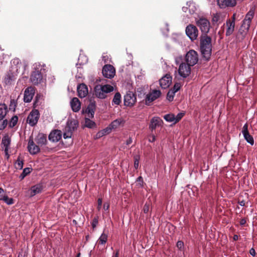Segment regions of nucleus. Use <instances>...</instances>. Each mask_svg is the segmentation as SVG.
Returning <instances> with one entry per match:
<instances>
[{
  "label": "nucleus",
  "instance_id": "obj_1",
  "mask_svg": "<svg viewBox=\"0 0 257 257\" xmlns=\"http://www.w3.org/2000/svg\"><path fill=\"white\" fill-rule=\"evenodd\" d=\"M34 71L30 76V81L33 85H38L43 81V73L45 71V65L40 63H35L33 65Z\"/></svg>",
  "mask_w": 257,
  "mask_h": 257
},
{
  "label": "nucleus",
  "instance_id": "obj_2",
  "mask_svg": "<svg viewBox=\"0 0 257 257\" xmlns=\"http://www.w3.org/2000/svg\"><path fill=\"white\" fill-rule=\"evenodd\" d=\"M212 40L206 35L202 36L200 39V51L204 58L208 60L212 53Z\"/></svg>",
  "mask_w": 257,
  "mask_h": 257
},
{
  "label": "nucleus",
  "instance_id": "obj_3",
  "mask_svg": "<svg viewBox=\"0 0 257 257\" xmlns=\"http://www.w3.org/2000/svg\"><path fill=\"white\" fill-rule=\"evenodd\" d=\"M114 88L109 84H97L94 88L93 95L98 98L104 99L108 93L113 91Z\"/></svg>",
  "mask_w": 257,
  "mask_h": 257
},
{
  "label": "nucleus",
  "instance_id": "obj_4",
  "mask_svg": "<svg viewBox=\"0 0 257 257\" xmlns=\"http://www.w3.org/2000/svg\"><path fill=\"white\" fill-rule=\"evenodd\" d=\"M254 16L253 11H249L245 15L239 29V32L244 36L249 30L250 23Z\"/></svg>",
  "mask_w": 257,
  "mask_h": 257
},
{
  "label": "nucleus",
  "instance_id": "obj_5",
  "mask_svg": "<svg viewBox=\"0 0 257 257\" xmlns=\"http://www.w3.org/2000/svg\"><path fill=\"white\" fill-rule=\"evenodd\" d=\"M78 125L76 120H68L66 126L63 130V138L64 139L70 138L73 132L76 129Z\"/></svg>",
  "mask_w": 257,
  "mask_h": 257
},
{
  "label": "nucleus",
  "instance_id": "obj_6",
  "mask_svg": "<svg viewBox=\"0 0 257 257\" xmlns=\"http://www.w3.org/2000/svg\"><path fill=\"white\" fill-rule=\"evenodd\" d=\"M197 26L200 28L203 33L206 34L209 31L210 23L209 20L204 17H200L195 19Z\"/></svg>",
  "mask_w": 257,
  "mask_h": 257
},
{
  "label": "nucleus",
  "instance_id": "obj_7",
  "mask_svg": "<svg viewBox=\"0 0 257 257\" xmlns=\"http://www.w3.org/2000/svg\"><path fill=\"white\" fill-rule=\"evenodd\" d=\"M185 60L187 63L192 66H194L198 61L197 53L193 50H190L186 54Z\"/></svg>",
  "mask_w": 257,
  "mask_h": 257
},
{
  "label": "nucleus",
  "instance_id": "obj_8",
  "mask_svg": "<svg viewBox=\"0 0 257 257\" xmlns=\"http://www.w3.org/2000/svg\"><path fill=\"white\" fill-rule=\"evenodd\" d=\"M187 36L192 40H196L198 36V30L196 26L190 24L186 28Z\"/></svg>",
  "mask_w": 257,
  "mask_h": 257
},
{
  "label": "nucleus",
  "instance_id": "obj_9",
  "mask_svg": "<svg viewBox=\"0 0 257 257\" xmlns=\"http://www.w3.org/2000/svg\"><path fill=\"white\" fill-rule=\"evenodd\" d=\"M191 66H192L188 63H181L178 69V73L180 76L183 78L187 77L191 73Z\"/></svg>",
  "mask_w": 257,
  "mask_h": 257
},
{
  "label": "nucleus",
  "instance_id": "obj_10",
  "mask_svg": "<svg viewBox=\"0 0 257 257\" xmlns=\"http://www.w3.org/2000/svg\"><path fill=\"white\" fill-rule=\"evenodd\" d=\"M136 102L135 94L131 91L127 92L124 96V104L127 106H133Z\"/></svg>",
  "mask_w": 257,
  "mask_h": 257
},
{
  "label": "nucleus",
  "instance_id": "obj_11",
  "mask_svg": "<svg viewBox=\"0 0 257 257\" xmlns=\"http://www.w3.org/2000/svg\"><path fill=\"white\" fill-rule=\"evenodd\" d=\"M39 117V112L38 110H33L29 114L27 122L31 126H34L38 122Z\"/></svg>",
  "mask_w": 257,
  "mask_h": 257
},
{
  "label": "nucleus",
  "instance_id": "obj_12",
  "mask_svg": "<svg viewBox=\"0 0 257 257\" xmlns=\"http://www.w3.org/2000/svg\"><path fill=\"white\" fill-rule=\"evenodd\" d=\"M102 74L107 78L113 77L115 73L114 68L111 65H105L102 69Z\"/></svg>",
  "mask_w": 257,
  "mask_h": 257
},
{
  "label": "nucleus",
  "instance_id": "obj_13",
  "mask_svg": "<svg viewBox=\"0 0 257 257\" xmlns=\"http://www.w3.org/2000/svg\"><path fill=\"white\" fill-rule=\"evenodd\" d=\"M217 5L220 9L233 7L236 5V0H217Z\"/></svg>",
  "mask_w": 257,
  "mask_h": 257
},
{
  "label": "nucleus",
  "instance_id": "obj_14",
  "mask_svg": "<svg viewBox=\"0 0 257 257\" xmlns=\"http://www.w3.org/2000/svg\"><path fill=\"white\" fill-rule=\"evenodd\" d=\"M161 94V92L158 90H154L151 93L147 94L146 97V103L148 104L149 103L154 101L159 98Z\"/></svg>",
  "mask_w": 257,
  "mask_h": 257
},
{
  "label": "nucleus",
  "instance_id": "obj_15",
  "mask_svg": "<svg viewBox=\"0 0 257 257\" xmlns=\"http://www.w3.org/2000/svg\"><path fill=\"white\" fill-rule=\"evenodd\" d=\"M172 78L169 74H166L161 79H160V84L163 89L168 88L172 83Z\"/></svg>",
  "mask_w": 257,
  "mask_h": 257
},
{
  "label": "nucleus",
  "instance_id": "obj_16",
  "mask_svg": "<svg viewBox=\"0 0 257 257\" xmlns=\"http://www.w3.org/2000/svg\"><path fill=\"white\" fill-rule=\"evenodd\" d=\"M35 94V89L32 87H28L24 91V101L25 102L31 101Z\"/></svg>",
  "mask_w": 257,
  "mask_h": 257
},
{
  "label": "nucleus",
  "instance_id": "obj_17",
  "mask_svg": "<svg viewBox=\"0 0 257 257\" xmlns=\"http://www.w3.org/2000/svg\"><path fill=\"white\" fill-rule=\"evenodd\" d=\"M242 133L244 139L246 141V142L251 145H253L254 144V140L253 137L250 136L248 133V124L247 123L244 124L243 126Z\"/></svg>",
  "mask_w": 257,
  "mask_h": 257
},
{
  "label": "nucleus",
  "instance_id": "obj_18",
  "mask_svg": "<svg viewBox=\"0 0 257 257\" xmlns=\"http://www.w3.org/2000/svg\"><path fill=\"white\" fill-rule=\"evenodd\" d=\"M28 149L30 153L32 155H35L40 151V148L36 145L32 139H30L28 142Z\"/></svg>",
  "mask_w": 257,
  "mask_h": 257
},
{
  "label": "nucleus",
  "instance_id": "obj_19",
  "mask_svg": "<svg viewBox=\"0 0 257 257\" xmlns=\"http://www.w3.org/2000/svg\"><path fill=\"white\" fill-rule=\"evenodd\" d=\"M42 190V185L38 184L31 187V188L28 191V193L31 197H33L35 195L41 193Z\"/></svg>",
  "mask_w": 257,
  "mask_h": 257
},
{
  "label": "nucleus",
  "instance_id": "obj_20",
  "mask_svg": "<svg viewBox=\"0 0 257 257\" xmlns=\"http://www.w3.org/2000/svg\"><path fill=\"white\" fill-rule=\"evenodd\" d=\"M61 138V131L58 130L52 132L49 136V139L53 142H58Z\"/></svg>",
  "mask_w": 257,
  "mask_h": 257
},
{
  "label": "nucleus",
  "instance_id": "obj_21",
  "mask_svg": "<svg viewBox=\"0 0 257 257\" xmlns=\"http://www.w3.org/2000/svg\"><path fill=\"white\" fill-rule=\"evenodd\" d=\"M77 92L80 97L84 98L88 94V88L84 83L80 84L77 86Z\"/></svg>",
  "mask_w": 257,
  "mask_h": 257
},
{
  "label": "nucleus",
  "instance_id": "obj_22",
  "mask_svg": "<svg viewBox=\"0 0 257 257\" xmlns=\"http://www.w3.org/2000/svg\"><path fill=\"white\" fill-rule=\"evenodd\" d=\"M162 122L163 121L160 117H153L151 120L149 128L152 131L155 130L157 127L161 125Z\"/></svg>",
  "mask_w": 257,
  "mask_h": 257
},
{
  "label": "nucleus",
  "instance_id": "obj_23",
  "mask_svg": "<svg viewBox=\"0 0 257 257\" xmlns=\"http://www.w3.org/2000/svg\"><path fill=\"white\" fill-rule=\"evenodd\" d=\"M72 109L74 112H78L81 107V103L79 100L76 98L74 97L70 102Z\"/></svg>",
  "mask_w": 257,
  "mask_h": 257
},
{
  "label": "nucleus",
  "instance_id": "obj_24",
  "mask_svg": "<svg viewBox=\"0 0 257 257\" xmlns=\"http://www.w3.org/2000/svg\"><path fill=\"white\" fill-rule=\"evenodd\" d=\"M35 141L38 145L43 146L47 143V136L43 133H39Z\"/></svg>",
  "mask_w": 257,
  "mask_h": 257
},
{
  "label": "nucleus",
  "instance_id": "obj_25",
  "mask_svg": "<svg viewBox=\"0 0 257 257\" xmlns=\"http://www.w3.org/2000/svg\"><path fill=\"white\" fill-rule=\"evenodd\" d=\"M226 35L230 36L234 32L235 24L233 22H231V20H228L226 21Z\"/></svg>",
  "mask_w": 257,
  "mask_h": 257
},
{
  "label": "nucleus",
  "instance_id": "obj_26",
  "mask_svg": "<svg viewBox=\"0 0 257 257\" xmlns=\"http://www.w3.org/2000/svg\"><path fill=\"white\" fill-rule=\"evenodd\" d=\"M96 105L94 102H91L87 106L86 112L89 117H93L95 110Z\"/></svg>",
  "mask_w": 257,
  "mask_h": 257
},
{
  "label": "nucleus",
  "instance_id": "obj_27",
  "mask_svg": "<svg viewBox=\"0 0 257 257\" xmlns=\"http://www.w3.org/2000/svg\"><path fill=\"white\" fill-rule=\"evenodd\" d=\"M124 123V120L122 118H117L111 123L110 124V127H111L112 130H114L119 127L121 124L123 125Z\"/></svg>",
  "mask_w": 257,
  "mask_h": 257
},
{
  "label": "nucleus",
  "instance_id": "obj_28",
  "mask_svg": "<svg viewBox=\"0 0 257 257\" xmlns=\"http://www.w3.org/2000/svg\"><path fill=\"white\" fill-rule=\"evenodd\" d=\"M7 106L5 103L0 104V119H4L7 113Z\"/></svg>",
  "mask_w": 257,
  "mask_h": 257
},
{
  "label": "nucleus",
  "instance_id": "obj_29",
  "mask_svg": "<svg viewBox=\"0 0 257 257\" xmlns=\"http://www.w3.org/2000/svg\"><path fill=\"white\" fill-rule=\"evenodd\" d=\"M212 21L213 24L220 23L222 21L221 14L219 13L214 14L212 16Z\"/></svg>",
  "mask_w": 257,
  "mask_h": 257
},
{
  "label": "nucleus",
  "instance_id": "obj_30",
  "mask_svg": "<svg viewBox=\"0 0 257 257\" xmlns=\"http://www.w3.org/2000/svg\"><path fill=\"white\" fill-rule=\"evenodd\" d=\"M12 66H16V71L18 72L22 66L21 60L18 58H15L11 62Z\"/></svg>",
  "mask_w": 257,
  "mask_h": 257
},
{
  "label": "nucleus",
  "instance_id": "obj_31",
  "mask_svg": "<svg viewBox=\"0 0 257 257\" xmlns=\"http://www.w3.org/2000/svg\"><path fill=\"white\" fill-rule=\"evenodd\" d=\"M164 118L166 121L169 122L176 123L175 120V115L173 113H169L164 116Z\"/></svg>",
  "mask_w": 257,
  "mask_h": 257
},
{
  "label": "nucleus",
  "instance_id": "obj_32",
  "mask_svg": "<svg viewBox=\"0 0 257 257\" xmlns=\"http://www.w3.org/2000/svg\"><path fill=\"white\" fill-rule=\"evenodd\" d=\"M11 143V140L8 136H5L2 139V145L4 146V148L9 149Z\"/></svg>",
  "mask_w": 257,
  "mask_h": 257
},
{
  "label": "nucleus",
  "instance_id": "obj_33",
  "mask_svg": "<svg viewBox=\"0 0 257 257\" xmlns=\"http://www.w3.org/2000/svg\"><path fill=\"white\" fill-rule=\"evenodd\" d=\"M121 102V95L119 92H117L115 94L113 98L112 99V104L115 105H119Z\"/></svg>",
  "mask_w": 257,
  "mask_h": 257
},
{
  "label": "nucleus",
  "instance_id": "obj_34",
  "mask_svg": "<svg viewBox=\"0 0 257 257\" xmlns=\"http://www.w3.org/2000/svg\"><path fill=\"white\" fill-rule=\"evenodd\" d=\"M15 79L14 76L11 72H9L5 78V82L6 84H9Z\"/></svg>",
  "mask_w": 257,
  "mask_h": 257
},
{
  "label": "nucleus",
  "instance_id": "obj_35",
  "mask_svg": "<svg viewBox=\"0 0 257 257\" xmlns=\"http://www.w3.org/2000/svg\"><path fill=\"white\" fill-rule=\"evenodd\" d=\"M107 240V235L105 233H102L101 236L99 237L98 241L99 243L101 244H105Z\"/></svg>",
  "mask_w": 257,
  "mask_h": 257
},
{
  "label": "nucleus",
  "instance_id": "obj_36",
  "mask_svg": "<svg viewBox=\"0 0 257 257\" xmlns=\"http://www.w3.org/2000/svg\"><path fill=\"white\" fill-rule=\"evenodd\" d=\"M23 160L19 157L15 163V167L17 169L21 170L23 167Z\"/></svg>",
  "mask_w": 257,
  "mask_h": 257
},
{
  "label": "nucleus",
  "instance_id": "obj_37",
  "mask_svg": "<svg viewBox=\"0 0 257 257\" xmlns=\"http://www.w3.org/2000/svg\"><path fill=\"white\" fill-rule=\"evenodd\" d=\"M31 168H25L22 174L20 175V178L21 180H23L24 178L31 172Z\"/></svg>",
  "mask_w": 257,
  "mask_h": 257
},
{
  "label": "nucleus",
  "instance_id": "obj_38",
  "mask_svg": "<svg viewBox=\"0 0 257 257\" xmlns=\"http://www.w3.org/2000/svg\"><path fill=\"white\" fill-rule=\"evenodd\" d=\"M85 126L89 128H92L95 125V122L90 120L89 118H85Z\"/></svg>",
  "mask_w": 257,
  "mask_h": 257
},
{
  "label": "nucleus",
  "instance_id": "obj_39",
  "mask_svg": "<svg viewBox=\"0 0 257 257\" xmlns=\"http://www.w3.org/2000/svg\"><path fill=\"white\" fill-rule=\"evenodd\" d=\"M187 5L188 6V9L190 14H193L196 10V8L193 3H187Z\"/></svg>",
  "mask_w": 257,
  "mask_h": 257
},
{
  "label": "nucleus",
  "instance_id": "obj_40",
  "mask_svg": "<svg viewBox=\"0 0 257 257\" xmlns=\"http://www.w3.org/2000/svg\"><path fill=\"white\" fill-rule=\"evenodd\" d=\"M2 200L4 201L8 205H12L14 203V199L12 198H9L7 195Z\"/></svg>",
  "mask_w": 257,
  "mask_h": 257
},
{
  "label": "nucleus",
  "instance_id": "obj_41",
  "mask_svg": "<svg viewBox=\"0 0 257 257\" xmlns=\"http://www.w3.org/2000/svg\"><path fill=\"white\" fill-rule=\"evenodd\" d=\"M18 117L17 116H13L11 119L9 123V126L11 127L15 126L18 122Z\"/></svg>",
  "mask_w": 257,
  "mask_h": 257
},
{
  "label": "nucleus",
  "instance_id": "obj_42",
  "mask_svg": "<svg viewBox=\"0 0 257 257\" xmlns=\"http://www.w3.org/2000/svg\"><path fill=\"white\" fill-rule=\"evenodd\" d=\"M8 124V121L7 119H0V130H4Z\"/></svg>",
  "mask_w": 257,
  "mask_h": 257
},
{
  "label": "nucleus",
  "instance_id": "obj_43",
  "mask_svg": "<svg viewBox=\"0 0 257 257\" xmlns=\"http://www.w3.org/2000/svg\"><path fill=\"white\" fill-rule=\"evenodd\" d=\"M174 95V92L172 91L171 90H170L167 93V99L170 101H172L173 100Z\"/></svg>",
  "mask_w": 257,
  "mask_h": 257
},
{
  "label": "nucleus",
  "instance_id": "obj_44",
  "mask_svg": "<svg viewBox=\"0 0 257 257\" xmlns=\"http://www.w3.org/2000/svg\"><path fill=\"white\" fill-rule=\"evenodd\" d=\"M16 107V102L14 99H11L9 105V109L14 111Z\"/></svg>",
  "mask_w": 257,
  "mask_h": 257
},
{
  "label": "nucleus",
  "instance_id": "obj_45",
  "mask_svg": "<svg viewBox=\"0 0 257 257\" xmlns=\"http://www.w3.org/2000/svg\"><path fill=\"white\" fill-rule=\"evenodd\" d=\"M181 86V85L180 83H176L172 89L171 90L174 92L175 94L176 92H177L180 89Z\"/></svg>",
  "mask_w": 257,
  "mask_h": 257
},
{
  "label": "nucleus",
  "instance_id": "obj_46",
  "mask_svg": "<svg viewBox=\"0 0 257 257\" xmlns=\"http://www.w3.org/2000/svg\"><path fill=\"white\" fill-rule=\"evenodd\" d=\"M150 203H146L144 206V208H143V212L145 213H148L149 211V209H150Z\"/></svg>",
  "mask_w": 257,
  "mask_h": 257
},
{
  "label": "nucleus",
  "instance_id": "obj_47",
  "mask_svg": "<svg viewBox=\"0 0 257 257\" xmlns=\"http://www.w3.org/2000/svg\"><path fill=\"white\" fill-rule=\"evenodd\" d=\"M6 195L5 191L0 187V200H2Z\"/></svg>",
  "mask_w": 257,
  "mask_h": 257
},
{
  "label": "nucleus",
  "instance_id": "obj_48",
  "mask_svg": "<svg viewBox=\"0 0 257 257\" xmlns=\"http://www.w3.org/2000/svg\"><path fill=\"white\" fill-rule=\"evenodd\" d=\"M184 115V113H179L176 116H175L176 122H178L182 118Z\"/></svg>",
  "mask_w": 257,
  "mask_h": 257
},
{
  "label": "nucleus",
  "instance_id": "obj_49",
  "mask_svg": "<svg viewBox=\"0 0 257 257\" xmlns=\"http://www.w3.org/2000/svg\"><path fill=\"white\" fill-rule=\"evenodd\" d=\"M112 130V128L111 127H110V125H109L108 127H107L106 128H105L102 130H103V132H104V134L106 135L110 133Z\"/></svg>",
  "mask_w": 257,
  "mask_h": 257
},
{
  "label": "nucleus",
  "instance_id": "obj_50",
  "mask_svg": "<svg viewBox=\"0 0 257 257\" xmlns=\"http://www.w3.org/2000/svg\"><path fill=\"white\" fill-rule=\"evenodd\" d=\"M156 140V137H155V136L154 135H150L149 136V141L150 142H155Z\"/></svg>",
  "mask_w": 257,
  "mask_h": 257
},
{
  "label": "nucleus",
  "instance_id": "obj_51",
  "mask_svg": "<svg viewBox=\"0 0 257 257\" xmlns=\"http://www.w3.org/2000/svg\"><path fill=\"white\" fill-rule=\"evenodd\" d=\"M184 246V243L182 241H178L177 243V246L178 248L181 249Z\"/></svg>",
  "mask_w": 257,
  "mask_h": 257
},
{
  "label": "nucleus",
  "instance_id": "obj_52",
  "mask_svg": "<svg viewBox=\"0 0 257 257\" xmlns=\"http://www.w3.org/2000/svg\"><path fill=\"white\" fill-rule=\"evenodd\" d=\"M109 208V204L108 202H105L103 204V208L104 210L107 211L108 210Z\"/></svg>",
  "mask_w": 257,
  "mask_h": 257
},
{
  "label": "nucleus",
  "instance_id": "obj_53",
  "mask_svg": "<svg viewBox=\"0 0 257 257\" xmlns=\"http://www.w3.org/2000/svg\"><path fill=\"white\" fill-rule=\"evenodd\" d=\"M105 135V134H104V132H103V130H101L100 131H99L97 134V137H102L103 136H104Z\"/></svg>",
  "mask_w": 257,
  "mask_h": 257
},
{
  "label": "nucleus",
  "instance_id": "obj_54",
  "mask_svg": "<svg viewBox=\"0 0 257 257\" xmlns=\"http://www.w3.org/2000/svg\"><path fill=\"white\" fill-rule=\"evenodd\" d=\"M139 160L137 158L135 159L134 162V167L136 169H137L139 167Z\"/></svg>",
  "mask_w": 257,
  "mask_h": 257
},
{
  "label": "nucleus",
  "instance_id": "obj_55",
  "mask_svg": "<svg viewBox=\"0 0 257 257\" xmlns=\"http://www.w3.org/2000/svg\"><path fill=\"white\" fill-rule=\"evenodd\" d=\"M249 253L252 256H255L256 252L253 248H251L249 250Z\"/></svg>",
  "mask_w": 257,
  "mask_h": 257
},
{
  "label": "nucleus",
  "instance_id": "obj_56",
  "mask_svg": "<svg viewBox=\"0 0 257 257\" xmlns=\"http://www.w3.org/2000/svg\"><path fill=\"white\" fill-rule=\"evenodd\" d=\"M101 204H102V199L100 198H99L98 199V207H97L98 210H100L101 206Z\"/></svg>",
  "mask_w": 257,
  "mask_h": 257
},
{
  "label": "nucleus",
  "instance_id": "obj_57",
  "mask_svg": "<svg viewBox=\"0 0 257 257\" xmlns=\"http://www.w3.org/2000/svg\"><path fill=\"white\" fill-rule=\"evenodd\" d=\"M4 151H5V155L7 156V159H8L9 158V149L5 148Z\"/></svg>",
  "mask_w": 257,
  "mask_h": 257
},
{
  "label": "nucleus",
  "instance_id": "obj_58",
  "mask_svg": "<svg viewBox=\"0 0 257 257\" xmlns=\"http://www.w3.org/2000/svg\"><path fill=\"white\" fill-rule=\"evenodd\" d=\"M133 142V140L131 138H129L126 141V145H129Z\"/></svg>",
  "mask_w": 257,
  "mask_h": 257
},
{
  "label": "nucleus",
  "instance_id": "obj_59",
  "mask_svg": "<svg viewBox=\"0 0 257 257\" xmlns=\"http://www.w3.org/2000/svg\"><path fill=\"white\" fill-rule=\"evenodd\" d=\"M181 59H182L181 57H178L176 58V59H175L176 63L177 64H178L179 63L180 61L181 60Z\"/></svg>",
  "mask_w": 257,
  "mask_h": 257
},
{
  "label": "nucleus",
  "instance_id": "obj_60",
  "mask_svg": "<svg viewBox=\"0 0 257 257\" xmlns=\"http://www.w3.org/2000/svg\"><path fill=\"white\" fill-rule=\"evenodd\" d=\"M97 220H94L93 221V222H92V226L93 228H94L95 226H96V224H97Z\"/></svg>",
  "mask_w": 257,
  "mask_h": 257
},
{
  "label": "nucleus",
  "instance_id": "obj_61",
  "mask_svg": "<svg viewBox=\"0 0 257 257\" xmlns=\"http://www.w3.org/2000/svg\"><path fill=\"white\" fill-rule=\"evenodd\" d=\"M239 205H240V206H245V201H243V200H242V201H240V202H239Z\"/></svg>",
  "mask_w": 257,
  "mask_h": 257
},
{
  "label": "nucleus",
  "instance_id": "obj_62",
  "mask_svg": "<svg viewBox=\"0 0 257 257\" xmlns=\"http://www.w3.org/2000/svg\"><path fill=\"white\" fill-rule=\"evenodd\" d=\"M233 239L234 240H237L238 239V236L237 235L235 234L233 235Z\"/></svg>",
  "mask_w": 257,
  "mask_h": 257
},
{
  "label": "nucleus",
  "instance_id": "obj_63",
  "mask_svg": "<svg viewBox=\"0 0 257 257\" xmlns=\"http://www.w3.org/2000/svg\"><path fill=\"white\" fill-rule=\"evenodd\" d=\"M112 257H118V251H117L115 253H113Z\"/></svg>",
  "mask_w": 257,
  "mask_h": 257
},
{
  "label": "nucleus",
  "instance_id": "obj_64",
  "mask_svg": "<svg viewBox=\"0 0 257 257\" xmlns=\"http://www.w3.org/2000/svg\"><path fill=\"white\" fill-rule=\"evenodd\" d=\"M188 9V7H183L182 8V10L184 12H186Z\"/></svg>",
  "mask_w": 257,
  "mask_h": 257
}]
</instances>
